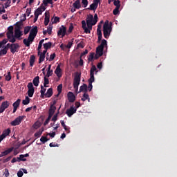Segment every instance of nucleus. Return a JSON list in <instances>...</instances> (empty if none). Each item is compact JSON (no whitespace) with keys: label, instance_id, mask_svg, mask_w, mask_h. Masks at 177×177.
Here are the masks:
<instances>
[{"label":"nucleus","instance_id":"72a5a7b5","mask_svg":"<svg viewBox=\"0 0 177 177\" xmlns=\"http://www.w3.org/2000/svg\"><path fill=\"white\" fill-rule=\"evenodd\" d=\"M95 82V79H93V80H91V79H88V89H90L89 91H92V88H93V86H92V83Z\"/></svg>","mask_w":177,"mask_h":177},{"label":"nucleus","instance_id":"f3484780","mask_svg":"<svg viewBox=\"0 0 177 177\" xmlns=\"http://www.w3.org/2000/svg\"><path fill=\"white\" fill-rule=\"evenodd\" d=\"M23 35V32L20 30V28H17L15 30V38H20Z\"/></svg>","mask_w":177,"mask_h":177},{"label":"nucleus","instance_id":"bb28decb","mask_svg":"<svg viewBox=\"0 0 177 177\" xmlns=\"http://www.w3.org/2000/svg\"><path fill=\"white\" fill-rule=\"evenodd\" d=\"M49 12H45V20H44V25L48 26L49 24Z\"/></svg>","mask_w":177,"mask_h":177},{"label":"nucleus","instance_id":"58836bf2","mask_svg":"<svg viewBox=\"0 0 177 177\" xmlns=\"http://www.w3.org/2000/svg\"><path fill=\"white\" fill-rule=\"evenodd\" d=\"M6 44H8V39H4L3 41H0V48H3Z\"/></svg>","mask_w":177,"mask_h":177},{"label":"nucleus","instance_id":"7ed1b4c3","mask_svg":"<svg viewBox=\"0 0 177 177\" xmlns=\"http://www.w3.org/2000/svg\"><path fill=\"white\" fill-rule=\"evenodd\" d=\"M104 48H107V41L106 39H102L101 44L98 46L96 48L95 59H99L101 56H103V49Z\"/></svg>","mask_w":177,"mask_h":177},{"label":"nucleus","instance_id":"5701e85b","mask_svg":"<svg viewBox=\"0 0 177 177\" xmlns=\"http://www.w3.org/2000/svg\"><path fill=\"white\" fill-rule=\"evenodd\" d=\"M97 3H99V1L95 0L94 2L90 6L91 10H96V9H97Z\"/></svg>","mask_w":177,"mask_h":177},{"label":"nucleus","instance_id":"473e14b6","mask_svg":"<svg viewBox=\"0 0 177 177\" xmlns=\"http://www.w3.org/2000/svg\"><path fill=\"white\" fill-rule=\"evenodd\" d=\"M87 89H88V86H86V84H83L82 86H80V92H86Z\"/></svg>","mask_w":177,"mask_h":177},{"label":"nucleus","instance_id":"39448f33","mask_svg":"<svg viewBox=\"0 0 177 177\" xmlns=\"http://www.w3.org/2000/svg\"><path fill=\"white\" fill-rule=\"evenodd\" d=\"M111 30H112L111 25L109 24V21H105L103 26L104 38H109L110 37V34L111 33Z\"/></svg>","mask_w":177,"mask_h":177},{"label":"nucleus","instance_id":"09e8293b","mask_svg":"<svg viewBox=\"0 0 177 177\" xmlns=\"http://www.w3.org/2000/svg\"><path fill=\"white\" fill-rule=\"evenodd\" d=\"M30 30H31V27L30 26L25 27L24 30V34H25V35H27V33L30 32Z\"/></svg>","mask_w":177,"mask_h":177},{"label":"nucleus","instance_id":"c85d7f7f","mask_svg":"<svg viewBox=\"0 0 177 177\" xmlns=\"http://www.w3.org/2000/svg\"><path fill=\"white\" fill-rule=\"evenodd\" d=\"M42 132H44V128L40 129L37 132L35 133V138H39L41 135H42Z\"/></svg>","mask_w":177,"mask_h":177},{"label":"nucleus","instance_id":"dca6fc26","mask_svg":"<svg viewBox=\"0 0 177 177\" xmlns=\"http://www.w3.org/2000/svg\"><path fill=\"white\" fill-rule=\"evenodd\" d=\"M82 28L84 30V32H86V34H91V28H89V27H86V22L85 21H82Z\"/></svg>","mask_w":177,"mask_h":177},{"label":"nucleus","instance_id":"774afa93","mask_svg":"<svg viewBox=\"0 0 177 177\" xmlns=\"http://www.w3.org/2000/svg\"><path fill=\"white\" fill-rule=\"evenodd\" d=\"M75 108L76 109V111H77V109H78L80 107V106H81V104L78 102H75Z\"/></svg>","mask_w":177,"mask_h":177},{"label":"nucleus","instance_id":"aec40b11","mask_svg":"<svg viewBox=\"0 0 177 177\" xmlns=\"http://www.w3.org/2000/svg\"><path fill=\"white\" fill-rule=\"evenodd\" d=\"M55 111H56V106L55 105H51L49 109V118H52V115L55 114Z\"/></svg>","mask_w":177,"mask_h":177},{"label":"nucleus","instance_id":"13d9d810","mask_svg":"<svg viewBox=\"0 0 177 177\" xmlns=\"http://www.w3.org/2000/svg\"><path fill=\"white\" fill-rule=\"evenodd\" d=\"M17 159L21 161H27V159L24 158V155H20L19 158H17Z\"/></svg>","mask_w":177,"mask_h":177},{"label":"nucleus","instance_id":"c756f323","mask_svg":"<svg viewBox=\"0 0 177 177\" xmlns=\"http://www.w3.org/2000/svg\"><path fill=\"white\" fill-rule=\"evenodd\" d=\"M95 53H91L88 57V62H93V59H95Z\"/></svg>","mask_w":177,"mask_h":177},{"label":"nucleus","instance_id":"e433bc0d","mask_svg":"<svg viewBox=\"0 0 177 177\" xmlns=\"http://www.w3.org/2000/svg\"><path fill=\"white\" fill-rule=\"evenodd\" d=\"M6 81H10L12 80V75H10V72L8 71L6 75H5Z\"/></svg>","mask_w":177,"mask_h":177},{"label":"nucleus","instance_id":"052dcab7","mask_svg":"<svg viewBox=\"0 0 177 177\" xmlns=\"http://www.w3.org/2000/svg\"><path fill=\"white\" fill-rule=\"evenodd\" d=\"M30 14H31V8H27L25 13V16H30Z\"/></svg>","mask_w":177,"mask_h":177},{"label":"nucleus","instance_id":"bf43d9fd","mask_svg":"<svg viewBox=\"0 0 177 177\" xmlns=\"http://www.w3.org/2000/svg\"><path fill=\"white\" fill-rule=\"evenodd\" d=\"M63 88V85L62 84H59L57 86V91H58V93H62V89Z\"/></svg>","mask_w":177,"mask_h":177},{"label":"nucleus","instance_id":"ddd939ff","mask_svg":"<svg viewBox=\"0 0 177 177\" xmlns=\"http://www.w3.org/2000/svg\"><path fill=\"white\" fill-rule=\"evenodd\" d=\"M57 35L60 37V38H63V37L66 35V27H64V26H62V27L59 28Z\"/></svg>","mask_w":177,"mask_h":177},{"label":"nucleus","instance_id":"cd10ccee","mask_svg":"<svg viewBox=\"0 0 177 177\" xmlns=\"http://www.w3.org/2000/svg\"><path fill=\"white\" fill-rule=\"evenodd\" d=\"M73 8L75 9H80L81 8V1L80 0H77L73 3Z\"/></svg>","mask_w":177,"mask_h":177},{"label":"nucleus","instance_id":"8fccbe9b","mask_svg":"<svg viewBox=\"0 0 177 177\" xmlns=\"http://www.w3.org/2000/svg\"><path fill=\"white\" fill-rule=\"evenodd\" d=\"M59 21H60V18H59L57 17H55L52 19V23H53V24L59 23Z\"/></svg>","mask_w":177,"mask_h":177},{"label":"nucleus","instance_id":"b1692460","mask_svg":"<svg viewBox=\"0 0 177 177\" xmlns=\"http://www.w3.org/2000/svg\"><path fill=\"white\" fill-rule=\"evenodd\" d=\"M53 95V89L50 88L46 93L44 94L45 97H50Z\"/></svg>","mask_w":177,"mask_h":177},{"label":"nucleus","instance_id":"f8f14e48","mask_svg":"<svg viewBox=\"0 0 177 177\" xmlns=\"http://www.w3.org/2000/svg\"><path fill=\"white\" fill-rule=\"evenodd\" d=\"M66 114L68 117H71L73 114H75L77 113V109L74 107V106H71L68 109L66 110Z\"/></svg>","mask_w":177,"mask_h":177},{"label":"nucleus","instance_id":"e2e57ef3","mask_svg":"<svg viewBox=\"0 0 177 177\" xmlns=\"http://www.w3.org/2000/svg\"><path fill=\"white\" fill-rule=\"evenodd\" d=\"M23 175H24V173L23 172V171L19 170V171L17 172V176H18V177H22Z\"/></svg>","mask_w":177,"mask_h":177},{"label":"nucleus","instance_id":"a18cd8bd","mask_svg":"<svg viewBox=\"0 0 177 177\" xmlns=\"http://www.w3.org/2000/svg\"><path fill=\"white\" fill-rule=\"evenodd\" d=\"M6 3H4V6L6 8V9H7V8H9V6H10V3H12V0H6Z\"/></svg>","mask_w":177,"mask_h":177},{"label":"nucleus","instance_id":"423d86ee","mask_svg":"<svg viewBox=\"0 0 177 177\" xmlns=\"http://www.w3.org/2000/svg\"><path fill=\"white\" fill-rule=\"evenodd\" d=\"M6 35L9 42H12V44L16 42V39L15 38V35H13V26H10L8 28V31L7 32Z\"/></svg>","mask_w":177,"mask_h":177},{"label":"nucleus","instance_id":"2eb2a0df","mask_svg":"<svg viewBox=\"0 0 177 177\" xmlns=\"http://www.w3.org/2000/svg\"><path fill=\"white\" fill-rule=\"evenodd\" d=\"M45 55H46V50H44L42 53L41 51L38 52L39 64L42 63V62L45 60Z\"/></svg>","mask_w":177,"mask_h":177},{"label":"nucleus","instance_id":"4468645a","mask_svg":"<svg viewBox=\"0 0 177 177\" xmlns=\"http://www.w3.org/2000/svg\"><path fill=\"white\" fill-rule=\"evenodd\" d=\"M55 74L58 77V78H62V76L63 75V71H62V68H60V64H58L55 71Z\"/></svg>","mask_w":177,"mask_h":177},{"label":"nucleus","instance_id":"1a4fd4ad","mask_svg":"<svg viewBox=\"0 0 177 177\" xmlns=\"http://www.w3.org/2000/svg\"><path fill=\"white\" fill-rule=\"evenodd\" d=\"M95 74H97V68L95 65H93L90 70V79L91 80H95Z\"/></svg>","mask_w":177,"mask_h":177},{"label":"nucleus","instance_id":"a211bd4d","mask_svg":"<svg viewBox=\"0 0 177 177\" xmlns=\"http://www.w3.org/2000/svg\"><path fill=\"white\" fill-rule=\"evenodd\" d=\"M67 96L68 100L71 103L75 101V95H74V93H73V92H68Z\"/></svg>","mask_w":177,"mask_h":177},{"label":"nucleus","instance_id":"6e6552de","mask_svg":"<svg viewBox=\"0 0 177 177\" xmlns=\"http://www.w3.org/2000/svg\"><path fill=\"white\" fill-rule=\"evenodd\" d=\"M24 118V116H19L15 120L12 121L10 122V124L12 125V127H16L17 125H20Z\"/></svg>","mask_w":177,"mask_h":177},{"label":"nucleus","instance_id":"f03ea898","mask_svg":"<svg viewBox=\"0 0 177 177\" xmlns=\"http://www.w3.org/2000/svg\"><path fill=\"white\" fill-rule=\"evenodd\" d=\"M37 34H38V28L35 26L30 30L28 37L24 39L23 42L24 45L28 47L30 46V44L34 42V39H35Z\"/></svg>","mask_w":177,"mask_h":177},{"label":"nucleus","instance_id":"393cba45","mask_svg":"<svg viewBox=\"0 0 177 177\" xmlns=\"http://www.w3.org/2000/svg\"><path fill=\"white\" fill-rule=\"evenodd\" d=\"M32 84L35 86H38L39 85V76H36L33 79Z\"/></svg>","mask_w":177,"mask_h":177},{"label":"nucleus","instance_id":"412c9836","mask_svg":"<svg viewBox=\"0 0 177 177\" xmlns=\"http://www.w3.org/2000/svg\"><path fill=\"white\" fill-rule=\"evenodd\" d=\"M42 12H45V8L39 7L35 11V15L36 16H39V15H42Z\"/></svg>","mask_w":177,"mask_h":177},{"label":"nucleus","instance_id":"ea45409f","mask_svg":"<svg viewBox=\"0 0 177 177\" xmlns=\"http://www.w3.org/2000/svg\"><path fill=\"white\" fill-rule=\"evenodd\" d=\"M44 41H45V39H41L39 42V45H38V48H37L38 52H41V48H42V44H44Z\"/></svg>","mask_w":177,"mask_h":177},{"label":"nucleus","instance_id":"a19ab883","mask_svg":"<svg viewBox=\"0 0 177 177\" xmlns=\"http://www.w3.org/2000/svg\"><path fill=\"white\" fill-rule=\"evenodd\" d=\"M1 7H0V15H3V13L6 12V10H5L6 8H5V6H3V4L1 3Z\"/></svg>","mask_w":177,"mask_h":177},{"label":"nucleus","instance_id":"680f3d73","mask_svg":"<svg viewBox=\"0 0 177 177\" xmlns=\"http://www.w3.org/2000/svg\"><path fill=\"white\" fill-rule=\"evenodd\" d=\"M50 147H59V144L51 142L49 145Z\"/></svg>","mask_w":177,"mask_h":177},{"label":"nucleus","instance_id":"338daca9","mask_svg":"<svg viewBox=\"0 0 177 177\" xmlns=\"http://www.w3.org/2000/svg\"><path fill=\"white\" fill-rule=\"evenodd\" d=\"M48 135L49 136H50V138H55V136H56V133L53 132V133H48Z\"/></svg>","mask_w":177,"mask_h":177},{"label":"nucleus","instance_id":"3c124183","mask_svg":"<svg viewBox=\"0 0 177 177\" xmlns=\"http://www.w3.org/2000/svg\"><path fill=\"white\" fill-rule=\"evenodd\" d=\"M73 42H74V40L72 39V41H68V44L65 46L66 48H68V49H70L71 46H73Z\"/></svg>","mask_w":177,"mask_h":177},{"label":"nucleus","instance_id":"79ce46f5","mask_svg":"<svg viewBox=\"0 0 177 177\" xmlns=\"http://www.w3.org/2000/svg\"><path fill=\"white\" fill-rule=\"evenodd\" d=\"M41 127V122L37 121L34 124H33V128L35 129H38Z\"/></svg>","mask_w":177,"mask_h":177},{"label":"nucleus","instance_id":"c9c22d12","mask_svg":"<svg viewBox=\"0 0 177 177\" xmlns=\"http://www.w3.org/2000/svg\"><path fill=\"white\" fill-rule=\"evenodd\" d=\"M12 149H8L3 152H1V156L3 157V156H8L9 153H12Z\"/></svg>","mask_w":177,"mask_h":177},{"label":"nucleus","instance_id":"4c0bfd02","mask_svg":"<svg viewBox=\"0 0 177 177\" xmlns=\"http://www.w3.org/2000/svg\"><path fill=\"white\" fill-rule=\"evenodd\" d=\"M46 87H44V86H41V91H40V93H41V96L42 97H44V95H45V92H46Z\"/></svg>","mask_w":177,"mask_h":177},{"label":"nucleus","instance_id":"c03bdc74","mask_svg":"<svg viewBox=\"0 0 177 177\" xmlns=\"http://www.w3.org/2000/svg\"><path fill=\"white\" fill-rule=\"evenodd\" d=\"M48 140H49V139H48L45 136H41L40 138V142H41V143H43V144L46 143V142H48Z\"/></svg>","mask_w":177,"mask_h":177},{"label":"nucleus","instance_id":"37998d69","mask_svg":"<svg viewBox=\"0 0 177 177\" xmlns=\"http://www.w3.org/2000/svg\"><path fill=\"white\" fill-rule=\"evenodd\" d=\"M121 1H120V0H114V2H113V5L115 6H116V8H120L121 6V4H120Z\"/></svg>","mask_w":177,"mask_h":177},{"label":"nucleus","instance_id":"6ab92c4d","mask_svg":"<svg viewBox=\"0 0 177 177\" xmlns=\"http://www.w3.org/2000/svg\"><path fill=\"white\" fill-rule=\"evenodd\" d=\"M10 44H8L3 50H0V57L4 56L8 53V50L9 49Z\"/></svg>","mask_w":177,"mask_h":177},{"label":"nucleus","instance_id":"f704fd0d","mask_svg":"<svg viewBox=\"0 0 177 177\" xmlns=\"http://www.w3.org/2000/svg\"><path fill=\"white\" fill-rule=\"evenodd\" d=\"M20 102H21V100L18 99L15 102H14L12 104L13 108L17 109V107H19V106H20Z\"/></svg>","mask_w":177,"mask_h":177},{"label":"nucleus","instance_id":"7c9ffc66","mask_svg":"<svg viewBox=\"0 0 177 177\" xmlns=\"http://www.w3.org/2000/svg\"><path fill=\"white\" fill-rule=\"evenodd\" d=\"M34 63H35V56L31 55L30 57V66L32 67L34 66Z\"/></svg>","mask_w":177,"mask_h":177},{"label":"nucleus","instance_id":"69168bd1","mask_svg":"<svg viewBox=\"0 0 177 177\" xmlns=\"http://www.w3.org/2000/svg\"><path fill=\"white\" fill-rule=\"evenodd\" d=\"M97 68H99L100 70H102V67H103V64L102 62H100L97 64Z\"/></svg>","mask_w":177,"mask_h":177},{"label":"nucleus","instance_id":"5fc2aeb1","mask_svg":"<svg viewBox=\"0 0 177 177\" xmlns=\"http://www.w3.org/2000/svg\"><path fill=\"white\" fill-rule=\"evenodd\" d=\"M82 3L84 8H86L88 6V0H82Z\"/></svg>","mask_w":177,"mask_h":177},{"label":"nucleus","instance_id":"de8ad7c7","mask_svg":"<svg viewBox=\"0 0 177 177\" xmlns=\"http://www.w3.org/2000/svg\"><path fill=\"white\" fill-rule=\"evenodd\" d=\"M53 28V26L52 25L48 26L47 28V34H48V35H50V34H52Z\"/></svg>","mask_w":177,"mask_h":177},{"label":"nucleus","instance_id":"0eeeda50","mask_svg":"<svg viewBox=\"0 0 177 177\" xmlns=\"http://www.w3.org/2000/svg\"><path fill=\"white\" fill-rule=\"evenodd\" d=\"M80 82H81V74H80V73H76L73 80V86L75 89H78Z\"/></svg>","mask_w":177,"mask_h":177},{"label":"nucleus","instance_id":"f257e3e1","mask_svg":"<svg viewBox=\"0 0 177 177\" xmlns=\"http://www.w3.org/2000/svg\"><path fill=\"white\" fill-rule=\"evenodd\" d=\"M27 95L28 96H26L25 99L22 101V104L24 106H26V104H28L30 103V97H32L34 96V93H35V88H34V84L32 82H29L27 85Z\"/></svg>","mask_w":177,"mask_h":177},{"label":"nucleus","instance_id":"a878e982","mask_svg":"<svg viewBox=\"0 0 177 177\" xmlns=\"http://www.w3.org/2000/svg\"><path fill=\"white\" fill-rule=\"evenodd\" d=\"M44 48L45 49L44 50H46V53L48 52V49H50V48L52 47V42H48V43H45L43 45Z\"/></svg>","mask_w":177,"mask_h":177},{"label":"nucleus","instance_id":"6e6d98bb","mask_svg":"<svg viewBox=\"0 0 177 177\" xmlns=\"http://www.w3.org/2000/svg\"><path fill=\"white\" fill-rule=\"evenodd\" d=\"M53 74V71H47L46 77L49 78Z\"/></svg>","mask_w":177,"mask_h":177},{"label":"nucleus","instance_id":"603ef678","mask_svg":"<svg viewBox=\"0 0 177 177\" xmlns=\"http://www.w3.org/2000/svg\"><path fill=\"white\" fill-rule=\"evenodd\" d=\"M44 5H48V3H50V5H52L53 3V0H44Z\"/></svg>","mask_w":177,"mask_h":177},{"label":"nucleus","instance_id":"864d4df0","mask_svg":"<svg viewBox=\"0 0 177 177\" xmlns=\"http://www.w3.org/2000/svg\"><path fill=\"white\" fill-rule=\"evenodd\" d=\"M113 15L116 16V15H118L120 13V8H115L113 11Z\"/></svg>","mask_w":177,"mask_h":177},{"label":"nucleus","instance_id":"49530a36","mask_svg":"<svg viewBox=\"0 0 177 177\" xmlns=\"http://www.w3.org/2000/svg\"><path fill=\"white\" fill-rule=\"evenodd\" d=\"M49 84V79L46 78V76L44 77V88H48V84Z\"/></svg>","mask_w":177,"mask_h":177},{"label":"nucleus","instance_id":"0e129e2a","mask_svg":"<svg viewBox=\"0 0 177 177\" xmlns=\"http://www.w3.org/2000/svg\"><path fill=\"white\" fill-rule=\"evenodd\" d=\"M52 121H53L54 122H56V121H57V113L54 115V116L52 118Z\"/></svg>","mask_w":177,"mask_h":177},{"label":"nucleus","instance_id":"4d7b16f0","mask_svg":"<svg viewBox=\"0 0 177 177\" xmlns=\"http://www.w3.org/2000/svg\"><path fill=\"white\" fill-rule=\"evenodd\" d=\"M55 57H56V54L53 53L50 55L49 62H52V60L55 59Z\"/></svg>","mask_w":177,"mask_h":177},{"label":"nucleus","instance_id":"20e7f679","mask_svg":"<svg viewBox=\"0 0 177 177\" xmlns=\"http://www.w3.org/2000/svg\"><path fill=\"white\" fill-rule=\"evenodd\" d=\"M97 23V14L94 15H88L86 18V26L88 27V28H91L92 30V26H95Z\"/></svg>","mask_w":177,"mask_h":177},{"label":"nucleus","instance_id":"9b49d317","mask_svg":"<svg viewBox=\"0 0 177 177\" xmlns=\"http://www.w3.org/2000/svg\"><path fill=\"white\" fill-rule=\"evenodd\" d=\"M11 53H16L17 50H19V48H20V46H19V44H12L9 46Z\"/></svg>","mask_w":177,"mask_h":177},{"label":"nucleus","instance_id":"2f4dec72","mask_svg":"<svg viewBox=\"0 0 177 177\" xmlns=\"http://www.w3.org/2000/svg\"><path fill=\"white\" fill-rule=\"evenodd\" d=\"M82 102H85V100H88L90 102L89 95L88 93H84L83 95V97L82 98Z\"/></svg>","mask_w":177,"mask_h":177},{"label":"nucleus","instance_id":"4be33fe9","mask_svg":"<svg viewBox=\"0 0 177 177\" xmlns=\"http://www.w3.org/2000/svg\"><path fill=\"white\" fill-rule=\"evenodd\" d=\"M10 134V129L8 128L4 130L1 136H2L3 138L5 139V138H6V136H9Z\"/></svg>","mask_w":177,"mask_h":177},{"label":"nucleus","instance_id":"9d476101","mask_svg":"<svg viewBox=\"0 0 177 177\" xmlns=\"http://www.w3.org/2000/svg\"><path fill=\"white\" fill-rule=\"evenodd\" d=\"M9 104H10V103H9L8 101L3 102L0 106V113H3V111H5V110L9 107Z\"/></svg>","mask_w":177,"mask_h":177}]
</instances>
